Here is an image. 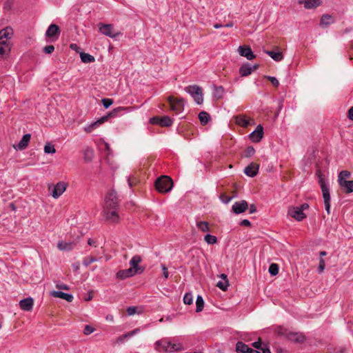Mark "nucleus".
<instances>
[{
    "label": "nucleus",
    "mask_w": 353,
    "mask_h": 353,
    "mask_svg": "<svg viewBox=\"0 0 353 353\" xmlns=\"http://www.w3.org/2000/svg\"><path fill=\"white\" fill-rule=\"evenodd\" d=\"M14 34L12 28L7 26L0 31V57L7 54L11 49L10 39Z\"/></svg>",
    "instance_id": "nucleus-1"
},
{
    "label": "nucleus",
    "mask_w": 353,
    "mask_h": 353,
    "mask_svg": "<svg viewBox=\"0 0 353 353\" xmlns=\"http://www.w3.org/2000/svg\"><path fill=\"white\" fill-rule=\"evenodd\" d=\"M155 349L159 352H174L183 350L181 343H173L166 338L161 339L155 343Z\"/></svg>",
    "instance_id": "nucleus-2"
},
{
    "label": "nucleus",
    "mask_w": 353,
    "mask_h": 353,
    "mask_svg": "<svg viewBox=\"0 0 353 353\" xmlns=\"http://www.w3.org/2000/svg\"><path fill=\"white\" fill-rule=\"evenodd\" d=\"M125 110V108L118 107L114 108L108 114V115L102 117L101 119L97 121L92 122L89 125L85 128V131L87 132H91L97 127H99L101 124L103 123L105 121H107L110 117H117L120 112Z\"/></svg>",
    "instance_id": "nucleus-3"
},
{
    "label": "nucleus",
    "mask_w": 353,
    "mask_h": 353,
    "mask_svg": "<svg viewBox=\"0 0 353 353\" xmlns=\"http://www.w3.org/2000/svg\"><path fill=\"white\" fill-rule=\"evenodd\" d=\"M277 332L280 336H284L289 341L296 343H303L305 339V336L302 333L291 332L282 327L278 329Z\"/></svg>",
    "instance_id": "nucleus-4"
},
{
    "label": "nucleus",
    "mask_w": 353,
    "mask_h": 353,
    "mask_svg": "<svg viewBox=\"0 0 353 353\" xmlns=\"http://www.w3.org/2000/svg\"><path fill=\"white\" fill-rule=\"evenodd\" d=\"M154 185L158 192L167 193L172 190L173 182L170 177L163 175L156 180Z\"/></svg>",
    "instance_id": "nucleus-5"
},
{
    "label": "nucleus",
    "mask_w": 353,
    "mask_h": 353,
    "mask_svg": "<svg viewBox=\"0 0 353 353\" xmlns=\"http://www.w3.org/2000/svg\"><path fill=\"white\" fill-rule=\"evenodd\" d=\"M119 199L114 190H110L105 196L103 210H117Z\"/></svg>",
    "instance_id": "nucleus-6"
},
{
    "label": "nucleus",
    "mask_w": 353,
    "mask_h": 353,
    "mask_svg": "<svg viewBox=\"0 0 353 353\" xmlns=\"http://www.w3.org/2000/svg\"><path fill=\"white\" fill-rule=\"evenodd\" d=\"M317 174L319 176V182L321 185V188L323 193V196L324 199V203H325V208L327 211V214L330 213V190L326 185L324 179L323 178L322 174L320 173V171L317 172Z\"/></svg>",
    "instance_id": "nucleus-7"
},
{
    "label": "nucleus",
    "mask_w": 353,
    "mask_h": 353,
    "mask_svg": "<svg viewBox=\"0 0 353 353\" xmlns=\"http://www.w3.org/2000/svg\"><path fill=\"white\" fill-rule=\"evenodd\" d=\"M184 90L192 96L197 104L203 103V97L201 87L196 85H191L185 87Z\"/></svg>",
    "instance_id": "nucleus-8"
},
{
    "label": "nucleus",
    "mask_w": 353,
    "mask_h": 353,
    "mask_svg": "<svg viewBox=\"0 0 353 353\" xmlns=\"http://www.w3.org/2000/svg\"><path fill=\"white\" fill-rule=\"evenodd\" d=\"M170 105L171 110L174 111L176 114L184 110V100L183 99H174L172 97L168 98Z\"/></svg>",
    "instance_id": "nucleus-9"
},
{
    "label": "nucleus",
    "mask_w": 353,
    "mask_h": 353,
    "mask_svg": "<svg viewBox=\"0 0 353 353\" xmlns=\"http://www.w3.org/2000/svg\"><path fill=\"white\" fill-rule=\"evenodd\" d=\"M141 261L142 259L141 256L135 255L131 259V260L129 262V264L130 265V268L132 270L133 272H134L135 274H141L145 270L144 267L139 265L141 262Z\"/></svg>",
    "instance_id": "nucleus-10"
},
{
    "label": "nucleus",
    "mask_w": 353,
    "mask_h": 353,
    "mask_svg": "<svg viewBox=\"0 0 353 353\" xmlns=\"http://www.w3.org/2000/svg\"><path fill=\"white\" fill-rule=\"evenodd\" d=\"M99 32L110 38H116L117 35L119 34V32L115 33L114 31V26L112 24H103L102 23H99L98 24Z\"/></svg>",
    "instance_id": "nucleus-11"
},
{
    "label": "nucleus",
    "mask_w": 353,
    "mask_h": 353,
    "mask_svg": "<svg viewBox=\"0 0 353 353\" xmlns=\"http://www.w3.org/2000/svg\"><path fill=\"white\" fill-rule=\"evenodd\" d=\"M150 123L161 127H169L172 124V119L168 116L153 117L150 119Z\"/></svg>",
    "instance_id": "nucleus-12"
},
{
    "label": "nucleus",
    "mask_w": 353,
    "mask_h": 353,
    "mask_svg": "<svg viewBox=\"0 0 353 353\" xmlns=\"http://www.w3.org/2000/svg\"><path fill=\"white\" fill-rule=\"evenodd\" d=\"M288 214L298 221L303 220L306 216L299 207H290L288 209Z\"/></svg>",
    "instance_id": "nucleus-13"
},
{
    "label": "nucleus",
    "mask_w": 353,
    "mask_h": 353,
    "mask_svg": "<svg viewBox=\"0 0 353 353\" xmlns=\"http://www.w3.org/2000/svg\"><path fill=\"white\" fill-rule=\"evenodd\" d=\"M67 184L63 181L57 183L52 188L51 195L54 199H58L66 190Z\"/></svg>",
    "instance_id": "nucleus-14"
},
{
    "label": "nucleus",
    "mask_w": 353,
    "mask_h": 353,
    "mask_svg": "<svg viewBox=\"0 0 353 353\" xmlns=\"http://www.w3.org/2000/svg\"><path fill=\"white\" fill-rule=\"evenodd\" d=\"M248 203L245 200L235 202L232 207V212L236 214H239L247 210Z\"/></svg>",
    "instance_id": "nucleus-15"
},
{
    "label": "nucleus",
    "mask_w": 353,
    "mask_h": 353,
    "mask_svg": "<svg viewBox=\"0 0 353 353\" xmlns=\"http://www.w3.org/2000/svg\"><path fill=\"white\" fill-rule=\"evenodd\" d=\"M103 212L107 221L113 223H118L119 222L120 217L117 212V210H103Z\"/></svg>",
    "instance_id": "nucleus-16"
},
{
    "label": "nucleus",
    "mask_w": 353,
    "mask_h": 353,
    "mask_svg": "<svg viewBox=\"0 0 353 353\" xmlns=\"http://www.w3.org/2000/svg\"><path fill=\"white\" fill-rule=\"evenodd\" d=\"M263 136V128L261 125H258L256 129L250 134V139L252 142L258 143L259 142Z\"/></svg>",
    "instance_id": "nucleus-17"
},
{
    "label": "nucleus",
    "mask_w": 353,
    "mask_h": 353,
    "mask_svg": "<svg viewBox=\"0 0 353 353\" xmlns=\"http://www.w3.org/2000/svg\"><path fill=\"white\" fill-rule=\"evenodd\" d=\"M61 30L59 27L56 24H51L48 30H46V35L49 37L52 38V40L54 39H58L59 34H60Z\"/></svg>",
    "instance_id": "nucleus-18"
},
{
    "label": "nucleus",
    "mask_w": 353,
    "mask_h": 353,
    "mask_svg": "<svg viewBox=\"0 0 353 353\" xmlns=\"http://www.w3.org/2000/svg\"><path fill=\"white\" fill-rule=\"evenodd\" d=\"M258 68V65H252L249 63L243 64L239 68V73L242 77H246L252 73V71Z\"/></svg>",
    "instance_id": "nucleus-19"
},
{
    "label": "nucleus",
    "mask_w": 353,
    "mask_h": 353,
    "mask_svg": "<svg viewBox=\"0 0 353 353\" xmlns=\"http://www.w3.org/2000/svg\"><path fill=\"white\" fill-rule=\"evenodd\" d=\"M31 139V134H26L23 136L22 139L19 141V143L17 145H14L13 147L17 150H25L30 141Z\"/></svg>",
    "instance_id": "nucleus-20"
},
{
    "label": "nucleus",
    "mask_w": 353,
    "mask_h": 353,
    "mask_svg": "<svg viewBox=\"0 0 353 353\" xmlns=\"http://www.w3.org/2000/svg\"><path fill=\"white\" fill-rule=\"evenodd\" d=\"M259 169V164L255 163H252L245 168L244 173L250 177H254L258 174Z\"/></svg>",
    "instance_id": "nucleus-21"
},
{
    "label": "nucleus",
    "mask_w": 353,
    "mask_h": 353,
    "mask_svg": "<svg viewBox=\"0 0 353 353\" xmlns=\"http://www.w3.org/2000/svg\"><path fill=\"white\" fill-rule=\"evenodd\" d=\"M241 56L246 57L248 60H252L255 58V55L249 46H239L238 49Z\"/></svg>",
    "instance_id": "nucleus-22"
},
{
    "label": "nucleus",
    "mask_w": 353,
    "mask_h": 353,
    "mask_svg": "<svg viewBox=\"0 0 353 353\" xmlns=\"http://www.w3.org/2000/svg\"><path fill=\"white\" fill-rule=\"evenodd\" d=\"M33 303L32 298H26L19 301V306L23 310L29 312L32 310Z\"/></svg>",
    "instance_id": "nucleus-23"
},
{
    "label": "nucleus",
    "mask_w": 353,
    "mask_h": 353,
    "mask_svg": "<svg viewBox=\"0 0 353 353\" xmlns=\"http://www.w3.org/2000/svg\"><path fill=\"white\" fill-rule=\"evenodd\" d=\"M298 2L299 4H303L306 9L315 8L321 4V0H299Z\"/></svg>",
    "instance_id": "nucleus-24"
},
{
    "label": "nucleus",
    "mask_w": 353,
    "mask_h": 353,
    "mask_svg": "<svg viewBox=\"0 0 353 353\" xmlns=\"http://www.w3.org/2000/svg\"><path fill=\"white\" fill-rule=\"evenodd\" d=\"M51 295L54 297L60 298L66 300L68 302H72L74 299L73 295L71 294L65 293L61 291H53Z\"/></svg>",
    "instance_id": "nucleus-25"
},
{
    "label": "nucleus",
    "mask_w": 353,
    "mask_h": 353,
    "mask_svg": "<svg viewBox=\"0 0 353 353\" xmlns=\"http://www.w3.org/2000/svg\"><path fill=\"white\" fill-rule=\"evenodd\" d=\"M136 275L134 272H133L132 270L130 268L125 270H121L117 273V278L124 280L127 278L131 277Z\"/></svg>",
    "instance_id": "nucleus-26"
},
{
    "label": "nucleus",
    "mask_w": 353,
    "mask_h": 353,
    "mask_svg": "<svg viewBox=\"0 0 353 353\" xmlns=\"http://www.w3.org/2000/svg\"><path fill=\"white\" fill-rule=\"evenodd\" d=\"M265 52L276 61H280L283 59V56L280 51L265 50Z\"/></svg>",
    "instance_id": "nucleus-27"
},
{
    "label": "nucleus",
    "mask_w": 353,
    "mask_h": 353,
    "mask_svg": "<svg viewBox=\"0 0 353 353\" xmlns=\"http://www.w3.org/2000/svg\"><path fill=\"white\" fill-rule=\"evenodd\" d=\"M343 183L340 184L341 188L345 193H351L353 192V180L352 181H343Z\"/></svg>",
    "instance_id": "nucleus-28"
},
{
    "label": "nucleus",
    "mask_w": 353,
    "mask_h": 353,
    "mask_svg": "<svg viewBox=\"0 0 353 353\" xmlns=\"http://www.w3.org/2000/svg\"><path fill=\"white\" fill-rule=\"evenodd\" d=\"M236 123L237 125L246 128L250 125V121L243 115H238L236 117Z\"/></svg>",
    "instance_id": "nucleus-29"
},
{
    "label": "nucleus",
    "mask_w": 353,
    "mask_h": 353,
    "mask_svg": "<svg viewBox=\"0 0 353 353\" xmlns=\"http://www.w3.org/2000/svg\"><path fill=\"white\" fill-rule=\"evenodd\" d=\"M74 243L69 242H63L61 241L58 243L57 247L60 250H66L69 251L72 250L74 248Z\"/></svg>",
    "instance_id": "nucleus-30"
},
{
    "label": "nucleus",
    "mask_w": 353,
    "mask_h": 353,
    "mask_svg": "<svg viewBox=\"0 0 353 353\" xmlns=\"http://www.w3.org/2000/svg\"><path fill=\"white\" fill-rule=\"evenodd\" d=\"M199 119L203 125H206L210 120V115L205 111H202L199 114Z\"/></svg>",
    "instance_id": "nucleus-31"
},
{
    "label": "nucleus",
    "mask_w": 353,
    "mask_h": 353,
    "mask_svg": "<svg viewBox=\"0 0 353 353\" xmlns=\"http://www.w3.org/2000/svg\"><path fill=\"white\" fill-rule=\"evenodd\" d=\"M350 172L347 170H342L340 172L338 176L339 184L343 183V181H348L347 179L350 178Z\"/></svg>",
    "instance_id": "nucleus-32"
},
{
    "label": "nucleus",
    "mask_w": 353,
    "mask_h": 353,
    "mask_svg": "<svg viewBox=\"0 0 353 353\" xmlns=\"http://www.w3.org/2000/svg\"><path fill=\"white\" fill-rule=\"evenodd\" d=\"M249 346L241 341H238L236 344V351L237 353H247Z\"/></svg>",
    "instance_id": "nucleus-33"
},
{
    "label": "nucleus",
    "mask_w": 353,
    "mask_h": 353,
    "mask_svg": "<svg viewBox=\"0 0 353 353\" xmlns=\"http://www.w3.org/2000/svg\"><path fill=\"white\" fill-rule=\"evenodd\" d=\"M80 57L81 59V61L85 63H89L94 62L95 59L92 55H90V54L85 53V52H81Z\"/></svg>",
    "instance_id": "nucleus-34"
},
{
    "label": "nucleus",
    "mask_w": 353,
    "mask_h": 353,
    "mask_svg": "<svg viewBox=\"0 0 353 353\" xmlns=\"http://www.w3.org/2000/svg\"><path fill=\"white\" fill-rule=\"evenodd\" d=\"M204 301L201 295H198L196 300V312H200L203 310Z\"/></svg>",
    "instance_id": "nucleus-35"
},
{
    "label": "nucleus",
    "mask_w": 353,
    "mask_h": 353,
    "mask_svg": "<svg viewBox=\"0 0 353 353\" xmlns=\"http://www.w3.org/2000/svg\"><path fill=\"white\" fill-rule=\"evenodd\" d=\"M331 23V15L324 14L321 19L320 26L322 28L327 27Z\"/></svg>",
    "instance_id": "nucleus-36"
},
{
    "label": "nucleus",
    "mask_w": 353,
    "mask_h": 353,
    "mask_svg": "<svg viewBox=\"0 0 353 353\" xmlns=\"http://www.w3.org/2000/svg\"><path fill=\"white\" fill-rule=\"evenodd\" d=\"M204 241L209 245L215 244L218 241L217 238L215 236L210 234H207L204 236Z\"/></svg>",
    "instance_id": "nucleus-37"
},
{
    "label": "nucleus",
    "mask_w": 353,
    "mask_h": 353,
    "mask_svg": "<svg viewBox=\"0 0 353 353\" xmlns=\"http://www.w3.org/2000/svg\"><path fill=\"white\" fill-rule=\"evenodd\" d=\"M196 226L202 232H208L210 230L209 224L206 221H199L196 223Z\"/></svg>",
    "instance_id": "nucleus-38"
},
{
    "label": "nucleus",
    "mask_w": 353,
    "mask_h": 353,
    "mask_svg": "<svg viewBox=\"0 0 353 353\" xmlns=\"http://www.w3.org/2000/svg\"><path fill=\"white\" fill-rule=\"evenodd\" d=\"M183 303L186 305H191L193 303V295L191 292H187L183 296Z\"/></svg>",
    "instance_id": "nucleus-39"
},
{
    "label": "nucleus",
    "mask_w": 353,
    "mask_h": 353,
    "mask_svg": "<svg viewBox=\"0 0 353 353\" xmlns=\"http://www.w3.org/2000/svg\"><path fill=\"white\" fill-rule=\"evenodd\" d=\"M214 97H216L219 99L221 98L223 94V92H224L223 88L222 86L214 85Z\"/></svg>",
    "instance_id": "nucleus-40"
},
{
    "label": "nucleus",
    "mask_w": 353,
    "mask_h": 353,
    "mask_svg": "<svg viewBox=\"0 0 353 353\" xmlns=\"http://www.w3.org/2000/svg\"><path fill=\"white\" fill-rule=\"evenodd\" d=\"M268 271L272 276H276L279 273V265L276 263H272Z\"/></svg>",
    "instance_id": "nucleus-41"
},
{
    "label": "nucleus",
    "mask_w": 353,
    "mask_h": 353,
    "mask_svg": "<svg viewBox=\"0 0 353 353\" xmlns=\"http://www.w3.org/2000/svg\"><path fill=\"white\" fill-rule=\"evenodd\" d=\"M255 153V149L252 146H248L246 148L244 152V157L246 158L251 157Z\"/></svg>",
    "instance_id": "nucleus-42"
},
{
    "label": "nucleus",
    "mask_w": 353,
    "mask_h": 353,
    "mask_svg": "<svg viewBox=\"0 0 353 353\" xmlns=\"http://www.w3.org/2000/svg\"><path fill=\"white\" fill-rule=\"evenodd\" d=\"M44 152L46 154H54L56 152L54 146L50 143L46 144L44 146Z\"/></svg>",
    "instance_id": "nucleus-43"
},
{
    "label": "nucleus",
    "mask_w": 353,
    "mask_h": 353,
    "mask_svg": "<svg viewBox=\"0 0 353 353\" xmlns=\"http://www.w3.org/2000/svg\"><path fill=\"white\" fill-rule=\"evenodd\" d=\"M97 259L94 256L86 257L83 261V264L85 267L90 265L92 263L97 261Z\"/></svg>",
    "instance_id": "nucleus-44"
},
{
    "label": "nucleus",
    "mask_w": 353,
    "mask_h": 353,
    "mask_svg": "<svg viewBox=\"0 0 353 353\" xmlns=\"http://www.w3.org/2000/svg\"><path fill=\"white\" fill-rule=\"evenodd\" d=\"M216 286L221 290L225 291L228 287V281L226 279L225 281H219L216 284Z\"/></svg>",
    "instance_id": "nucleus-45"
},
{
    "label": "nucleus",
    "mask_w": 353,
    "mask_h": 353,
    "mask_svg": "<svg viewBox=\"0 0 353 353\" xmlns=\"http://www.w3.org/2000/svg\"><path fill=\"white\" fill-rule=\"evenodd\" d=\"M101 102L103 103V107L107 109L113 103V99H108V98H104L101 100Z\"/></svg>",
    "instance_id": "nucleus-46"
},
{
    "label": "nucleus",
    "mask_w": 353,
    "mask_h": 353,
    "mask_svg": "<svg viewBox=\"0 0 353 353\" xmlns=\"http://www.w3.org/2000/svg\"><path fill=\"white\" fill-rule=\"evenodd\" d=\"M266 78L271 82L272 85L274 87H278L279 85V82L278 79L274 77L268 76Z\"/></svg>",
    "instance_id": "nucleus-47"
},
{
    "label": "nucleus",
    "mask_w": 353,
    "mask_h": 353,
    "mask_svg": "<svg viewBox=\"0 0 353 353\" xmlns=\"http://www.w3.org/2000/svg\"><path fill=\"white\" fill-rule=\"evenodd\" d=\"M232 196H228L225 194H221L220 196V199L223 203H228L232 199Z\"/></svg>",
    "instance_id": "nucleus-48"
},
{
    "label": "nucleus",
    "mask_w": 353,
    "mask_h": 353,
    "mask_svg": "<svg viewBox=\"0 0 353 353\" xmlns=\"http://www.w3.org/2000/svg\"><path fill=\"white\" fill-rule=\"evenodd\" d=\"M137 307L134 306L128 307L126 310L127 314L129 316L134 315L137 312Z\"/></svg>",
    "instance_id": "nucleus-49"
},
{
    "label": "nucleus",
    "mask_w": 353,
    "mask_h": 353,
    "mask_svg": "<svg viewBox=\"0 0 353 353\" xmlns=\"http://www.w3.org/2000/svg\"><path fill=\"white\" fill-rule=\"evenodd\" d=\"M54 50V47L52 45L46 46L43 48V52L46 54H51Z\"/></svg>",
    "instance_id": "nucleus-50"
},
{
    "label": "nucleus",
    "mask_w": 353,
    "mask_h": 353,
    "mask_svg": "<svg viewBox=\"0 0 353 353\" xmlns=\"http://www.w3.org/2000/svg\"><path fill=\"white\" fill-rule=\"evenodd\" d=\"M94 329L92 326L87 325L84 327L83 333L85 335H88V334H90L91 333H92L94 332Z\"/></svg>",
    "instance_id": "nucleus-51"
},
{
    "label": "nucleus",
    "mask_w": 353,
    "mask_h": 353,
    "mask_svg": "<svg viewBox=\"0 0 353 353\" xmlns=\"http://www.w3.org/2000/svg\"><path fill=\"white\" fill-rule=\"evenodd\" d=\"M324 269H325V262H324V260L322 258H321L320 261H319V265L318 268V271L319 273H321L323 271Z\"/></svg>",
    "instance_id": "nucleus-52"
},
{
    "label": "nucleus",
    "mask_w": 353,
    "mask_h": 353,
    "mask_svg": "<svg viewBox=\"0 0 353 353\" xmlns=\"http://www.w3.org/2000/svg\"><path fill=\"white\" fill-rule=\"evenodd\" d=\"M252 345L254 348H256V349H257V350H261V348H262V347H263V346H262V343H261V341H255V342L252 343Z\"/></svg>",
    "instance_id": "nucleus-53"
},
{
    "label": "nucleus",
    "mask_w": 353,
    "mask_h": 353,
    "mask_svg": "<svg viewBox=\"0 0 353 353\" xmlns=\"http://www.w3.org/2000/svg\"><path fill=\"white\" fill-rule=\"evenodd\" d=\"M92 153H93L92 150H91V149L86 150V151L85 152V159L86 161H90L91 160V157H90L89 155L90 154L92 156Z\"/></svg>",
    "instance_id": "nucleus-54"
},
{
    "label": "nucleus",
    "mask_w": 353,
    "mask_h": 353,
    "mask_svg": "<svg viewBox=\"0 0 353 353\" xmlns=\"http://www.w3.org/2000/svg\"><path fill=\"white\" fill-rule=\"evenodd\" d=\"M161 268H162V270H163V277L165 279H168V268H166V266L164 264H161Z\"/></svg>",
    "instance_id": "nucleus-55"
},
{
    "label": "nucleus",
    "mask_w": 353,
    "mask_h": 353,
    "mask_svg": "<svg viewBox=\"0 0 353 353\" xmlns=\"http://www.w3.org/2000/svg\"><path fill=\"white\" fill-rule=\"evenodd\" d=\"M57 288H58L59 290H69V287L66 284H64V283L57 284Z\"/></svg>",
    "instance_id": "nucleus-56"
},
{
    "label": "nucleus",
    "mask_w": 353,
    "mask_h": 353,
    "mask_svg": "<svg viewBox=\"0 0 353 353\" xmlns=\"http://www.w3.org/2000/svg\"><path fill=\"white\" fill-rule=\"evenodd\" d=\"M240 225L241 226H250L251 223L248 219H243L241 221Z\"/></svg>",
    "instance_id": "nucleus-57"
},
{
    "label": "nucleus",
    "mask_w": 353,
    "mask_h": 353,
    "mask_svg": "<svg viewBox=\"0 0 353 353\" xmlns=\"http://www.w3.org/2000/svg\"><path fill=\"white\" fill-rule=\"evenodd\" d=\"M348 117L353 121V107H351L348 110Z\"/></svg>",
    "instance_id": "nucleus-58"
},
{
    "label": "nucleus",
    "mask_w": 353,
    "mask_h": 353,
    "mask_svg": "<svg viewBox=\"0 0 353 353\" xmlns=\"http://www.w3.org/2000/svg\"><path fill=\"white\" fill-rule=\"evenodd\" d=\"M263 353H271L270 348L268 346L262 347L261 350Z\"/></svg>",
    "instance_id": "nucleus-59"
},
{
    "label": "nucleus",
    "mask_w": 353,
    "mask_h": 353,
    "mask_svg": "<svg viewBox=\"0 0 353 353\" xmlns=\"http://www.w3.org/2000/svg\"><path fill=\"white\" fill-rule=\"evenodd\" d=\"M249 210H250V213L252 214V213H254L256 211V206L254 204H252L250 206Z\"/></svg>",
    "instance_id": "nucleus-60"
},
{
    "label": "nucleus",
    "mask_w": 353,
    "mask_h": 353,
    "mask_svg": "<svg viewBox=\"0 0 353 353\" xmlns=\"http://www.w3.org/2000/svg\"><path fill=\"white\" fill-rule=\"evenodd\" d=\"M309 208V205L307 203L302 204L299 208H301V211L303 212V210L307 209Z\"/></svg>",
    "instance_id": "nucleus-61"
},
{
    "label": "nucleus",
    "mask_w": 353,
    "mask_h": 353,
    "mask_svg": "<svg viewBox=\"0 0 353 353\" xmlns=\"http://www.w3.org/2000/svg\"><path fill=\"white\" fill-rule=\"evenodd\" d=\"M88 245H94V246H95V247L97 246V245H96V241H95L94 240L92 239H89L88 240Z\"/></svg>",
    "instance_id": "nucleus-62"
},
{
    "label": "nucleus",
    "mask_w": 353,
    "mask_h": 353,
    "mask_svg": "<svg viewBox=\"0 0 353 353\" xmlns=\"http://www.w3.org/2000/svg\"><path fill=\"white\" fill-rule=\"evenodd\" d=\"M133 336V335H132V334H131V332H128V333H126V334H125L122 335V336L120 337V339H125V338L131 337V336Z\"/></svg>",
    "instance_id": "nucleus-63"
},
{
    "label": "nucleus",
    "mask_w": 353,
    "mask_h": 353,
    "mask_svg": "<svg viewBox=\"0 0 353 353\" xmlns=\"http://www.w3.org/2000/svg\"><path fill=\"white\" fill-rule=\"evenodd\" d=\"M70 47L71 49L76 50V51L77 50V49H79V46L75 43H71Z\"/></svg>",
    "instance_id": "nucleus-64"
}]
</instances>
